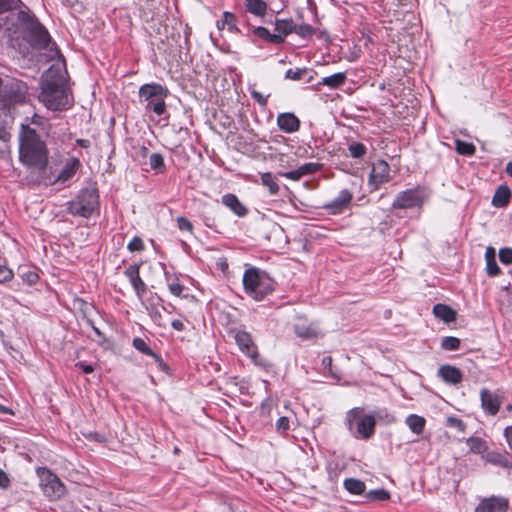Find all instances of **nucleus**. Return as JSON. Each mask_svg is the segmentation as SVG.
Instances as JSON below:
<instances>
[{"instance_id":"1","label":"nucleus","mask_w":512,"mask_h":512,"mask_svg":"<svg viewBox=\"0 0 512 512\" xmlns=\"http://www.w3.org/2000/svg\"><path fill=\"white\" fill-rule=\"evenodd\" d=\"M64 64H53L41 78V93L39 100L52 111H62L70 108L72 97L66 84Z\"/></svg>"},{"instance_id":"2","label":"nucleus","mask_w":512,"mask_h":512,"mask_svg":"<svg viewBox=\"0 0 512 512\" xmlns=\"http://www.w3.org/2000/svg\"><path fill=\"white\" fill-rule=\"evenodd\" d=\"M21 21L18 22L15 29L7 38L19 39L22 38L28 42L33 48L39 50H46L48 57L53 60L60 58V52L52 40L47 29L35 18L34 15L27 12L21 16Z\"/></svg>"},{"instance_id":"3","label":"nucleus","mask_w":512,"mask_h":512,"mask_svg":"<svg viewBox=\"0 0 512 512\" xmlns=\"http://www.w3.org/2000/svg\"><path fill=\"white\" fill-rule=\"evenodd\" d=\"M19 159L24 165L37 170H44L48 164L45 142L35 128H30L27 124L20 125Z\"/></svg>"},{"instance_id":"4","label":"nucleus","mask_w":512,"mask_h":512,"mask_svg":"<svg viewBox=\"0 0 512 512\" xmlns=\"http://www.w3.org/2000/svg\"><path fill=\"white\" fill-rule=\"evenodd\" d=\"M244 290L247 295L260 301L273 291L272 279L256 267L246 269L243 275Z\"/></svg>"},{"instance_id":"5","label":"nucleus","mask_w":512,"mask_h":512,"mask_svg":"<svg viewBox=\"0 0 512 512\" xmlns=\"http://www.w3.org/2000/svg\"><path fill=\"white\" fill-rule=\"evenodd\" d=\"M67 212L72 216L89 218L99 207V193L95 187L82 188L66 204Z\"/></svg>"},{"instance_id":"6","label":"nucleus","mask_w":512,"mask_h":512,"mask_svg":"<svg viewBox=\"0 0 512 512\" xmlns=\"http://www.w3.org/2000/svg\"><path fill=\"white\" fill-rule=\"evenodd\" d=\"M168 95V89L158 83L143 84L139 88L140 101L146 102L145 110L152 111L158 116L166 112L165 99Z\"/></svg>"},{"instance_id":"7","label":"nucleus","mask_w":512,"mask_h":512,"mask_svg":"<svg viewBox=\"0 0 512 512\" xmlns=\"http://www.w3.org/2000/svg\"><path fill=\"white\" fill-rule=\"evenodd\" d=\"M27 100V86L18 80H9L3 85L0 97V105L3 115L13 117L17 105L24 104Z\"/></svg>"},{"instance_id":"8","label":"nucleus","mask_w":512,"mask_h":512,"mask_svg":"<svg viewBox=\"0 0 512 512\" xmlns=\"http://www.w3.org/2000/svg\"><path fill=\"white\" fill-rule=\"evenodd\" d=\"M20 0H0V37H7L21 21L25 11H16Z\"/></svg>"},{"instance_id":"9","label":"nucleus","mask_w":512,"mask_h":512,"mask_svg":"<svg viewBox=\"0 0 512 512\" xmlns=\"http://www.w3.org/2000/svg\"><path fill=\"white\" fill-rule=\"evenodd\" d=\"M37 474L40 479V488L50 501L58 500L65 495V486L57 475L46 468H39Z\"/></svg>"},{"instance_id":"10","label":"nucleus","mask_w":512,"mask_h":512,"mask_svg":"<svg viewBox=\"0 0 512 512\" xmlns=\"http://www.w3.org/2000/svg\"><path fill=\"white\" fill-rule=\"evenodd\" d=\"M428 194L422 187L407 189L397 194L392 203L394 209H412L421 207L426 201Z\"/></svg>"},{"instance_id":"11","label":"nucleus","mask_w":512,"mask_h":512,"mask_svg":"<svg viewBox=\"0 0 512 512\" xmlns=\"http://www.w3.org/2000/svg\"><path fill=\"white\" fill-rule=\"evenodd\" d=\"M391 179L390 176V166L384 160H378L373 163L369 178H368V186L370 188V192H374L380 189V187L389 182Z\"/></svg>"},{"instance_id":"12","label":"nucleus","mask_w":512,"mask_h":512,"mask_svg":"<svg viewBox=\"0 0 512 512\" xmlns=\"http://www.w3.org/2000/svg\"><path fill=\"white\" fill-rule=\"evenodd\" d=\"M233 337L239 349L246 354L256 365H264L258 351L254 344L252 337L245 331L234 332Z\"/></svg>"},{"instance_id":"13","label":"nucleus","mask_w":512,"mask_h":512,"mask_svg":"<svg viewBox=\"0 0 512 512\" xmlns=\"http://www.w3.org/2000/svg\"><path fill=\"white\" fill-rule=\"evenodd\" d=\"M353 193L348 189H343L331 201L325 203L323 208L331 215L343 213L351 204Z\"/></svg>"},{"instance_id":"14","label":"nucleus","mask_w":512,"mask_h":512,"mask_svg":"<svg viewBox=\"0 0 512 512\" xmlns=\"http://www.w3.org/2000/svg\"><path fill=\"white\" fill-rule=\"evenodd\" d=\"M509 502L503 497H490L482 500L475 512H506Z\"/></svg>"},{"instance_id":"15","label":"nucleus","mask_w":512,"mask_h":512,"mask_svg":"<svg viewBox=\"0 0 512 512\" xmlns=\"http://www.w3.org/2000/svg\"><path fill=\"white\" fill-rule=\"evenodd\" d=\"M480 399L482 408L489 414L495 415L498 413L501 406V399L498 394L483 388L480 391Z\"/></svg>"},{"instance_id":"16","label":"nucleus","mask_w":512,"mask_h":512,"mask_svg":"<svg viewBox=\"0 0 512 512\" xmlns=\"http://www.w3.org/2000/svg\"><path fill=\"white\" fill-rule=\"evenodd\" d=\"M139 268L140 267L137 264L130 265L125 269L124 275L129 280L137 296L142 297L146 293L147 288L146 284L140 277Z\"/></svg>"},{"instance_id":"17","label":"nucleus","mask_w":512,"mask_h":512,"mask_svg":"<svg viewBox=\"0 0 512 512\" xmlns=\"http://www.w3.org/2000/svg\"><path fill=\"white\" fill-rule=\"evenodd\" d=\"M165 281L170 293L179 298H188L190 296V289L180 283L179 278L170 272H164Z\"/></svg>"},{"instance_id":"18","label":"nucleus","mask_w":512,"mask_h":512,"mask_svg":"<svg viewBox=\"0 0 512 512\" xmlns=\"http://www.w3.org/2000/svg\"><path fill=\"white\" fill-rule=\"evenodd\" d=\"M277 125L285 133H294L299 130L300 121L293 113H281L277 117Z\"/></svg>"},{"instance_id":"19","label":"nucleus","mask_w":512,"mask_h":512,"mask_svg":"<svg viewBox=\"0 0 512 512\" xmlns=\"http://www.w3.org/2000/svg\"><path fill=\"white\" fill-rule=\"evenodd\" d=\"M295 333L303 340L315 339L321 335L313 322H298L294 326Z\"/></svg>"},{"instance_id":"20","label":"nucleus","mask_w":512,"mask_h":512,"mask_svg":"<svg viewBox=\"0 0 512 512\" xmlns=\"http://www.w3.org/2000/svg\"><path fill=\"white\" fill-rule=\"evenodd\" d=\"M222 203L238 217H244L248 213V209L240 202L235 194H224L222 196Z\"/></svg>"},{"instance_id":"21","label":"nucleus","mask_w":512,"mask_h":512,"mask_svg":"<svg viewBox=\"0 0 512 512\" xmlns=\"http://www.w3.org/2000/svg\"><path fill=\"white\" fill-rule=\"evenodd\" d=\"M80 167V161L77 158H69L59 172L55 182L65 183L69 181Z\"/></svg>"},{"instance_id":"22","label":"nucleus","mask_w":512,"mask_h":512,"mask_svg":"<svg viewBox=\"0 0 512 512\" xmlns=\"http://www.w3.org/2000/svg\"><path fill=\"white\" fill-rule=\"evenodd\" d=\"M438 375L448 384L456 385L462 381V372L454 366H441L438 369Z\"/></svg>"},{"instance_id":"23","label":"nucleus","mask_w":512,"mask_h":512,"mask_svg":"<svg viewBox=\"0 0 512 512\" xmlns=\"http://www.w3.org/2000/svg\"><path fill=\"white\" fill-rule=\"evenodd\" d=\"M511 199V190L506 185L499 186L492 198V205L496 208L506 207Z\"/></svg>"},{"instance_id":"24","label":"nucleus","mask_w":512,"mask_h":512,"mask_svg":"<svg viewBox=\"0 0 512 512\" xmlns=\"http://www.w3.org/2000/svg\"><path fill=\"white\" fill-rule=\"evenodd\" d=\"M247 12L257 17H264L267 14L268 4L264 0H244Z\"/></svg>"},{"instance_id":"25","label":"nucleus","mask_w":512,"mask_h":512,"mask_svg":"<svg viewBox=\"0 0 512 512\" xmlns=\"http://www.w3.org/2000/svg\"><path fill=\"white\" fill-rule=\"evenodd\" d=\"M133 347L139 352L151 356L159 365L160 368H166V365L164 364L162 358L156 353H154L142 338H135L133 340Z\"/></svg>"},{"instance_id":"26","label":"nucleus","mask_w":512,"mask_h":512,"mask_svg":"<svg viewBox=\"0 0 512 512\" xmlns=\"http://www.w3.org/2000/svg\"><path fill=\"white\" fill-rule=\"evenodd\" d=\"M347 79L345 72H338L330 76L323 77L318 85L327 86L331 89H337L344 85Z\"/></svg>"},{"instance_id":"27","label":"nucleus","mask_w":512,"mask_h":512,"mask_svg":"<svg viewBox=\"0 0 512 512\" xmlns=\"http://www.w3.org/2000/svg\"><path fill=\"white\" fill-rule=\"evenodd\" d=\"M433 314L438 320H456L457 313L446 304H436L433 307Z\"/></svg>"},{"instance_id":"28","label":"nucleus","mask_w":512,"mask_h":512,"mask_svg":"<svg viewBox=\"0 0 512 512\" xmlns=\"http://www.w3.org/2000/svg\"><path fill=\"white\" fill-rule=\"evenodd\" d=\"M252 32L258 38L269 43L281 44L284 42L282 35L272 34L267 28L262 26L254 27Z\"/></svg>"},{"instance_id":"29","label":"nucleus","mask_w":512,"mask_h":512,"mask_svg":"<svg viewBox=\"0 0 512 512\" xmlns=\"http://www.w3.org/2000/svg\"><path fill=\"white\" fill-rule=\"evenodd\" d=\"M375 424L372 416H365L359 421L357 431L363 438H369L374 433Z\"/></svg>"},{"instance_id":"30","label":"nucleus","mask_w":512,"mask_h":512,"mask_svg":"<svg viewBox=\"0 0 512 512\" xmlns=\"http://www.w3.org/2000/svg\"><path fill=\"white\" fill-rule=\"evenodd\" d=\"M425 419L422 416L411 414L406 418V424L415 434H421L425 427Z\"/></svg>"},{"instance_id":"31","label":"nucleus","mask_w":512,"mask_h":512,"mask_svg":"<svg viewBox=\"0 0 512 512\" xmlns=\"http://www.w3.org/2000/svg\"><path fill=\"white\" fill-rule=\"evenodd\" d=\"M261 183L268 188L271 195L278 194L280 187L272 173L265 172L261 174Z\"/></svg>"},{"instance_id":"32","label":"nucleus","mask_w":512,"mask_h":512,"mask_svg":"<svg viewBox=\"0 0 512 512\" xmlns=\"http://www.w3.org/2000/svg\"><path fill=\"white\" fill-rule=\"evenodd\" d=\"M275 31L276 35H282L284 38L290 33L294 32V24L292 20H280L277 19L275 22Z\"/></svg>"},{"instance_id":"33","label":"nucleus","mask_w":512,"mask_h":512,"mask_svg":"<svg viewBox=\"0 0 512 512\" xmlns=\"http://www.w3.org/2000/svg\"><path fill=\"white\" fill-rule=\"evenodd\" d=\"M344 487L352 494H361L365 490V483L359 479L349 478L344 481Z\"/></svg>"},{"instance_id":"34","label":"nucleus","mask_w":512,"mask_h":512,"mask_svg":"<svg viewBox=\"0 0 512 512\" xmlns=\"http://www.w3.org/2000/svg\"><path fill=\"white\" fill-rule=\"evenodd\" d=\"M455 149L459 154L464 156H472L476 151L472 143L462 140H455Z\"/></svg>"},{"instance_id":"35","label":"nucleus","mask_w":512,"mask_h":512,"mask_svg":"<svg viewBox=\"0 0 512 512\" xmlns=\"http://www.w3.org/2000/svg\"><path fill=\"white\" fill-rule=\"evenodd\" d=\"M348 151L352 158L360 159L365 156L367 149L365 145L360 142H351L348 145Z\"/></svg>"},{"instance_id":"36","label":"nucleus","mask_w":512,"mask_h":512,"mask_svg":"<svg viewBox=\"0 0 512 512\" xmlns=\"http://www.w3.org/2000/svg\"><path fill=\"white\" fill-rule=\"evenodd\" d=\"M21 124H27L28 127L35 128L36 131L38 129L44 130L45 125H46V120L42 116H40L38 114H34L31 118L26 117L25 120Z\"/></svg>"},{"instance_id":"37","label":"nucleus","mask_w":512,"mask_h":512,"mask_svg":"<svg viewBox=\"0 0 512 512\" xmlns=\"http://www.w3.org/2000/svg\"><path fill=\"white\" fill-rule=\"evenodd\" d=\"M150 167L157 173H162L165 170L164 158L160 153H153L149 158Z\"/></svg>"},{"instance_id":"38","label":"nucleus","mask_w":512,"mask_h":512,"mask_svg":"<svg viewBox=\"0 0 512 512\" xmlns=\"http://www.w3.org/2000/svg\"><path fill=\"white\" fill-rule=\"evenodd\" d=\"M467 444L473 453H482L486 450L485 442L478 437H471L467 439Z\"/></svg>"},{"instance_id":"39","label":"nucleus","mask_w":512,"mask_h":512,"mask_svg":"<svg viewBox=\"0 0 512 512\" xmlns=\"http://www.w3.org/2000/svg\"><path fill=\"white\" fill-rule=\"evenodd\" d=\"M294 33L302 38H310L314 35L315 29L310 24L294 25Z\"/></svg>"},{"instance_id":"40","label":"nucleus","mask_w":512,"mask_h":512,"mask_svg":"<svg viewBox=\"0 0 512 512\" xmlns=\"http://www.w3.org/2000/svg\"><path fill=\"white\" fill-rule=\"evenodd\" d=\"M236 17L233 13L230 12H224L222 17V27H227L229 31L235 32L237 31V25H236Z\"/></svg>"},{"instance_id":"41","label":"nucleus","mask_w":512,"mask_h":512,"mask_svg":"<svg viewBox=\"0 0 512 512\" xmlns=\"http://www.w3.org/2000/svg\"><path fill=\"white\" fill-rule=\"evenodd\" d=\"M441 346L444 350L454 351L460 346V340L456 337H444L441 342Z\"/></svg>"},{"instance_id":"42","label":"nucleus","mask_w":512,"mask_h":512,"mask_svg":"<svg viewBox=\"0 0 512 512\" xmlns=\"http://www.w3.org/2000/svg\"><path fill=\"white\" fill-rule=\"evenodd\" d=\"M309 70L307 68H297L295 70L288 69L285 73V78L290 80H301L306 74H308Z\"/></svg>"},{"instance_id":"43","label":"nucleus","mask_w":512,"mask_h":512,"mask_svg":"<svg viewBox=\"0 0 512 512\" xmlns=\"http://www.w3.org/2000/svg\"><path fill=\"white\" fill-rule=\"evenodd\" d=\"M367 497L371 500L386 501L390 498V494L384 489H377L368 492Z\"/></svg>"},{"instance_id":"44","label":"nucleus","mask_w":512,"mask_h":512,"mask_svg":"<svg viewBox=\"0 0 512 512\" xmlns=\"http://www.w3.org/2000/svg\"><path fill=\"white\" fill-rule=\"evenodd\" d=\"M145 248L142 239L138 236L132 238V240L128 243L127 249L130 252H141Z\"/></svg>"},{"instance_id":"45","label":"nucleus","mask_w":512,"mask_h":512,"mask_svg":"<svg viewBox=\"0 0 512 512\" xmlns=\"http://www.w3.org/2000/svg\"><path fill=\"white\" fill-rule=\"evenodd\" d=\"M321 165L318 163H305L299 167L302 176L313 174L320 169Z\"/></svg>"},{"instance_id":"46","label":"nucleus","mask_w":512,"mask_h":512,"mask_svg":"<svg viewBox=\"0 0 512 512\" xmlns=\"http://www.w3.org/2000/svg\"><path fill=\"white\" fill-rule=\"evenodd\" d=\"M499 259L505 265L512 264V249L511 248H501L499 250Z\"/></svg>"},{"instance_id":"47","label":"nucleus","mask_w":512,"mask_h":512,"mask_svg":"<svg viewBox=\"0 0 512 512\" xmlns=\"http://www.w3.org/2000/svg\"><path fill=\"white\" fill-rule=\"evenodd\" d=\"M176 222H177V226L180 230L188 231V232L193 231V224L186 217L179 216V217H177Z\"/></svg>"},{"instance_id":"48","label":"nucleus","mask_w":512,"mask_h":512,"mask_svg":"<svg viewBox=\"0 0 512 512\" xmlns=\"http://www.w3.org/2000/svg\"><path fill=\"white\" fill-rule=\"evenodd\" d=\"M486 262V272L490 277H495L500 273V268L496 262V259L488 260Z\"/></svg>"},{"instance_id":"49","label":"nucleus","mask_w":512,"mask_h":512,"mask_svg":"<svg viewBox=\"0 0 512 512\" xmlns=\"http://www.w3.org/2000/svg\"><path fill=\"white\" fill-rule=\"evenodd\" d=\"M14 276L13 271L6 265L0 264V283L10 281Z\"/></svg>"},{"instance_id":"50","label":"nucleus","mask_w":512,"mask_h":512,"mask_svg":"<svg viewBox=\"0 0 512 512\" xmlns=\"http://www.w3.org/2000/svg\"><path fill=\"white\" fill-rule=\"evenodd\" d=\"M21 278L23 281L28 283L29 285H33L38 281V274L32 270H28L26 272L21 273Z\"/></svg>"},{"instance_id":"51","label":"nucleus","mask_w":512,"mask_h":512,"mask_svg":"<svg viewBox=\"0 0 512 512\" xmlns=\"http://www.w3.org/2000/svg\"><path fill=\"white\" fill-rule=\"evenodd\" d=\"M77 304L81 306V310L83 311V318L90 320L91 313L94 311V307L91 304L83 301H77Z\"/></svg>"},{"instance_id":"52","label":"nucleus","mask_w":512,"mask_h":512,"mask_svg":"<svg viewBox=\"0 0 512 512\" xmlns=\"http://www.w3.org/2000/svg\"><path fill=\"white\" fill-rule=\"evenodd\" d=\"M487 460L497 465L506 466V459L500 454L489 453L487 455Z\"/></svg>"},{"instance_id":"53","label":"nucleus","mask_w":512,"mask_h":512,"mask_svg":"<svg viewBox=\"0 0 512 512\" xmlns=\"http://www.w3.org/2000/svg\"><path fill=\"white\" fill-rule=\"evenodd\" d=\"M289 429V419L287 417H280L276 422V430L278 432H286Z\"/></svg>"},{"instance_id":"54","label":"nucleus","mask_w":512,"mask_h":512,"mask_svg":"<svg viewBox=\"0 0 512 512\" xmlns=\"http://www.w3.org/2000/svg\"><path fill=\"white\" fill-rule=\"evenodd\" d=\"M280 175L282 177H285L287 179H290V180H293V181H297L299 180L302 176L299 168L296 169V170H292V171H288V172H284V173H280Z\"/></svg>"},{"instance_id":"55","label":"nucleus","mask_w":512,"mask_h":512,"mask_svg":"<svg viewBox=\"0 0 512 512\" xmlns=\"http://www.w3.org/2000/svg\"><path fill=\"white\" fill-rule=\"evenodd\" d=\"M251 96L252 98L258 102L261 106H265L267 104V101H268V97L267 96H264L262 93L258 92V91H252L251 92Z\"/></svg>"},{"instance_id":"56","label":"nucleus","mask_w":512,"mask_h":512,"mask_svg":"<svg viewBox=\"0 0 512 512\" xmlns=\"http://www.w3.org/2000/svg\"><path fill=\"white\" fill-rule=\"evenodd\" d=\"M448 423L451 426L456 427L460 431H464V429H465V424L460 419L450 417V418H448Z\"/></svg>"},{"instance_id":"57","label":"nucleus","mask_w":512,"mask_h":512,"mask_svg":"<svg viewBox=\"0 0 512 512\" xmlns=\"http://www.w3.org/2000/svg\"><path fill=\"white\" fill-rule=\"evenodd\" d=\"M496 259V251L493 247L489 246L485 251V261Z\"/></svg>"},{"instance_id":"58","label":"nucleus","mask_w":512,"mask_h":512,"mask_svg":"<svg viewBox=\"0 0 512 512\" xmlns=\"http://www.w3.org/2000/svg\"><path fill=\"white\" fill-rule=\"evenodd\" d=\"M273 402L270 399H267L264 401L261 405V410L263 413L270 414L271 408H272Z\"/></svg>"},{"instance_id":"59","label":"nucleus","mask_w":512,"mask_h":512,"mask_svg":"<svg viewBox=\"0 0 512 512\" xmlns=\"http://www.w3.org/2000/svg\"><path fill=\"white\" fill-rule=\"evenodd\" d=\"M9 484V479H8V476L7 474L0 469V487L1 488H5L7 487Z\"/></svg>"},{"instance_id":"60","label":"nucleus","mask_w":512,"mask_h":512,"mask_svg":"<svg viewBox=\"0 0 512 512\" xmlns=\"http://www.w3.org/2000/svg\"><path fill=\"white\" fill-rule=\"evenodd\" d=\"M76 366H79L84 373H92L94 371V368L92 365H88V364H85V363H77Z\"/></svg>"},{"instance_id":"61","label":"nucleus","mask_w":512,"mask_h":512,"mask_svg":"<svg viewBox=\"0 0 512 512\" xmlns=\"http://www.w3.org/2000/svg\"><path fill=\"white\" fill-rule=\"evenodd\" d=\"M332 357L330 356H326L322 359V365L325 369H328L329 371L331 370V366H332Z\"/></svg>"},{"instance_id":"62","label":"nucleus","mask_w":512,"mask_h":512,"mask_svg":"<svg viewBox=\"0 0 512 512\" xmlns=\"http://www.w3.org/2000/svg\"><path fill=\"white\" fill-rule=\"evenodd\" d=\"M505 436H506V439H507L509 445L512 447V426L507 427L505 429Z\"/></svg>"},{"instance_id":"63","label":"nucleus","mask_w":512,"mask_h":512,"mask_svg":"<svg viewBox=\"0 0 512 512\" xmlns=\"http://www.w3.org/2000/svg\"><path fill=\"white\" fill-rule=\"evenodd\" d=\"M172 323V326L175 330H182L184 328V323L183 322H171Z\"/></svg>"},{"instance_id":"64","label":"nucleus","mask_w":512,"mask_h":512,"mask_svg":"<svg viewBox=\"0 0 512 512\" xmlns=\"http://www.w3.org/2000/svg\"><path fill=\"white\" fill-rule=\"evenodd\" d=\"M506 172L510 177H512V162L507 163Z\"/></svg>"}]
</instances>
